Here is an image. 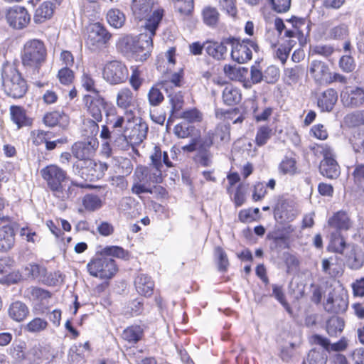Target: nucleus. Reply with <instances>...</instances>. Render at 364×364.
<instances>
[{
  "instance_id": "f257e3e1",
  "label": "nucleus",
  "mask_w": 364,
  "mask_h": 364,
  "mask_svg": "<svg viewBox=\"0 0 364 364\" xmlns=\"http://www.w3.org/2000/svg\"><path fill=\"white\" fill-rule=\"evenodd\" d=\"M131 9L134 17L139 21H144L141 27L144 29L156 31L164 16V9H161L156 0H132Z\"/></svg>"
},
{
  "instance_id": "f03ea898",
  "label": "nucleus",
  "mask_w": 364,
  "mask_h": 364,
  "mask_svg": "<svg viewBox=\"0 0 364 364\" xmlns=\"http://www.w3.org/2000/svg\"><path fill=\"white\" fill-rule=\"evenodd\" d=\"M1 79L3 89L8 96L13 98H21L26 94V82L14 65H4Z\"/></svg>"
},
{
  "instance_id": "7ed1b4c3",
  "label": "nucleus",
  "mask_w": 364,
  "mask_h": 364,
  "mask_svg": "<svg viewBox=\"0 0 364 364\" xmlns=\"http://www.w3.org/2000/svg\"><path fill=\"white\" fill-rule=\"evenodd\" d=\"M47 55L46 48L43 41L32 39L26 42L22 53V63L25 67L33 68L38 73Z\"/></svg>"
},
{
  "instance_id": "20e7f679",
  "label": "nucleus",
  "mask_w": 364,
  "mask_h": 364,
  "mask_svg": "<svg viewBox=\"0 0 364 364\" xmlns=\"http://www.w3.org/2000/svg\"><path fill=\"white\" fill-rule=\"evenodd\" d=\"M83 102L88 114L93 118L89 122L92 127V132H97L99 126L96 122H101L102 119V112L105 111L107 117L114 114L115 112L114 107H110L105 100L100 95H85L83 97Z\"/></svg>"
},
{
  "instance_id": "39448f33",
  "label": "nucleus",
  "mask_w": 364,
  "mask_h": 364,
  "mask_svg": "<svg viewBox=\"0 0 364 364\" xmlns=\"http://www.w3.org/2000/svg\"><path fill=\"white\" fill-rule=\"evenodd\" d=\"M148 125L141 118L136 117L133 111L127 112V124L124 132L131 145L140 144L147 136Z\"/></svg>"
},
{
  "instance_id": "423d86ee",
  "label": "nucleus",
  "mask_w": 364,
  "mask_h": 364,
  "mask_svg": "<svg viewBox=\"0 0 364 364\" xmlns=\"http://www.w3.org/2000/svg\"><path fill=\"white\" fill-rule=\"evenodd\" d=\"M230 44L232 46L231 58L238 63H245L252 59V50H258L257 44L252 40L245 39L240 41L234 37H229Z\"/></svg>"
},
{
  "instance_id": "0eeeda50",
  "label": "nucleus",
  "mask_w": 364,
  "mask_h": 364,
  "mask_svg": "<svg viewBox=\"0 0 364 364\" xmlns=\"http://www.w3.org/2000/svg\"><path fill=\"white\" fill-rule=\"evenodd\" d=\"M87 267L92 276L101 279H110L117 272L115 261L110 257H103L102 255L91 260Z\"/></svg>"
},
{
  "instance_id": "6e6552de",
  "label": "nucleus",
  "mask_w": 364,
  "mask_h": 364,
  "mask_svg": "<svg viewBox=\"0 0 364 364\" xmlns=\"http://www.w3.org/2000/svg\"><path fill=\"white\" fill-rule=\"evenodd\" d=\"M102 76L107 83L116 85L126 82L128 79L129 70L122 62L112 60L104 66Z\"/></svg>"
},
{
  "instance_id": "1a4fd4ad",
  "label": "nucleus",
  "mask_w": 364,
  "mask_h": 364,
  "mask_svg": "<svg viewBox=\"0 0 364 364\" xmlns=\"http://www.w3.org/2000/svg\"><path fill=\"white\" fill-rule=\"evenodd\" d=\"M156 35V31L144 29V31L135 36V43L132 54L136 60H146L150 55L153 48V37Z\"/></svg>"
},
{
  "instance_id": "9d476101",
  "label": "nucleus",
  "mask_w": 364,
  "mask_h": 364,
  "mask_svg": "<svg viewBox=\"0 0 364 364\" xmlns=\"http://www.w3.org/2000/svg\"><path fill=\"white\" fill-rule=\"evenodd\" d=\"M40 173L53 193L68 179L66 171L55 164L46 166Z\"/></svg>"
},
{
  "instance_id": "9b49d317",
  "label": "nucleus",
  "mask_w": 364,
  "mask_h": 364,
  "mask_svg": "<svg viewBox=\"0 0 364 364\" xmlns=\"http://www.w3.org/2000/svg\"><path fill=\"white\" fill-rule=\"evenodd\" d=\"M111 38V34L100 23H92L87 28L86 43L92 50H96L106 44Z\"/></svg>"
},
{
  "instance_id": "f8f14e48",
  "label": "nucleus",
  "mask_w": 364,
  "mask_h": 364,
  "mask_svg": "<svg viewBox=\"0 0 364 364\" xmlns=\"http://www.w3.org/2000/svg\"><path fill=\"white\" fill-rule=\"evenodd\" d=\"M98 146L97 138L87 137L84 141L75 143L72 147V152L75 158L82 162L92 158Z\"/></svg>"
},
{
  "instance_id": "ddd939ff",
  "label": "nucleus",
  "mask_w": 364,
  "mask_h": 364,
  "mask_svg": "<svg viewBox=\"0 0 364 364\" xmlns=\"http://www.w3.org/2000/svg\"><path fill=\"white\" fill-rule=\"evenodd\" d=\"M348 308V296L343 290L333 289L328 294L324 309L326 311L333 314H341L346 311Z\"/></svg>"
},
{
  "instance_id": "4468645a",
  "label": "nucleus",
  "mask_w": 364,
  "mask_h": 364,
  "mask_svg": "<svg viewBox=\"0 0 364 364\" xmlns=\"http://www.w3.org/2000/svg\"><path fill=\"white\" fill-rule=\"evenodd\" d=\"M323 159L321 161L319 171L321 175L328 178H336L340 175V168L334 159L331 149L327 146H321Z\"/></svg>"
},
{
  "instance_id": "2eb2a0df",
  "label": "nucleus",
  "mask_w": 364,
  "mask_h": 364,
  "mask_svg": "<svg viewBox=\"0 0 364 364\" xmlns=\"http://www.w3.org/2000/svg\"><path fill=\"white\" fill-rule=\"evenodd\" d=\"M6 18L12 28L22 29L29 23L31 16L24 7L15 6L7 11Z\"/></svg>"
},
{
  "instance_id": "dca6fc26",
  "label": "nucleus",
  "mask_w": 364,
  "mask_h": 364,
  "mask_svg": "<svg viewBox=\"0 0 364 364\" xmlns=\"http://www.w3.org/2000/svg\"><path fill=\"white\" fill-rule=\"evenodd\" d=\"M134 181L145 185L159 183L162 181V173L151 167L137 166L134 171Z\"/></svg>"
},
{
  "instance_id": "f3484780",
  "label": "nucleus",
  "mask_w": 364,
  "mask_h": 364,
  "mask_svg": "<svg viewBox=\"0 0 364 364\" xmlns=\"http://www.w3.org/2000/svg\"><path fill=\"white\" fill-rule=\"evenodd\" d=\"M328 65L321 60H312L309 66V73L316 83L328 85L331 80Z\"/></svg>"
},
{
  "instance_id": "a211bd4d",
  "label": "nucleus",
  "mask_w": 364,
  "mask_h": 364,
  "mask_svg": "<svg viewBox=\"0 0 364 364\" xmlns=\"http://www.w3.org/2000/svg\"><path fill=\"white\" fill-rule=\"evenodd\" d=\"M77 167L81 168V176L87 181H95L103 176V165L95 162L92 159L80 162Z\"/></svg>"
},
{
  "instance_id": "6ab92c4d",
  "label": "nucleus",
  "mask_w": 364,
  "mask_h": 364,
  "mask_svg": "<svg viewBox=\"0 0 364 364\" xmlns=\"http://www.w3.org/2000/svg\"><path fill=\"white\" fill-rule=\"evenodd\" d=\"M310 342L312 344L321 346L328 352L343 351L348 346V341L346 338H341L336 343H331L330 341L327 338L318 334L311 336L310 338Z\"/></svg>"
},
{
  "instance_id": "aec40b11",
  "label": "nucleus",
  "mask_w": 364,
  "mask_h": 364,
  "mask_svg": "<svg viewBox=\"0 0 364 364\" xmlns=\"http://www.w3.org/2000/svg\"><path fill=\"white\" fill-rule=\"evenodd\" d=\"M230 42L229 38H225L220 42H207L205 50L208 55L217 60H225L228 53L226 46Z\"/></svg>"
},
{
  "instance_id": "412c9836",
  "label": "nucleus",
  "mask_w": 364,
  "mask_h": 364,
  "mask_svg": "<svg viewBox=\"0 0 364 364\" xmlns=\"http://www.w3.org/2000/svg\"><path fill=\"white\" fill-rule=\"evenodd\" d=\"M136 100V94H134L128 87L121 88L116 97L117 107L125 110L126 116L127 112L132 111L131 108L135 106Z\"/></svg>"
},
{
  "instance_id": "4be33fe9",
  "label": "nucleus",
  "mask_w": 364,
  "mask_h": 364,
  "mask_svg": "<svg viewBox=\"0 0 364 364\" xmlns=\"http://www.w3.org/2000/svg\"><path fill=\"white\" fill-rule=\"evenodd\" d=\"M321 270L328 277H341L343 273L342 261H338L336 257L324 258L321 260Z\"/></svg>"
},
{
  "instance_id": "5701e85b",
  "label": "nucleus",
  "mask_w": 364,
  "mask_h": 364,
  "mask_svg": "<svg viewBox=\"0 0 364 364\" xmlns=\"http://www.w3.org/2000/svg\"><path fill=\"white\" fill-rule=\"evenodd\" d=\"M341 101L346 107H358L364 102V90L361 88H347L341 94Z\"/></svg>"
},
{
  "instance_id": "b1692460",
  "label": "nucleus",
  "mask_w": 364,
  "mask_h": 364,
  "mask_svg": "<svg viewBox=\"0 0 364 364\" xmlns=\"http://www.w3.org/2000/svg\"><path fill=\"white\" fill-rule=\"evenodd\" d=\"M43 122L48 127L59 126L65 129L69 123V118L63 112L53 111L48 112L44 115Z\"/></svg>"
},
{
  "instance_id": "393cba45",
  "label": "nucleus",
  "mask_w": 364,
  "mask_h": 364,
  "mask_svg": "<svg viewBox=\"0 0 364 364\" xmlns=\"http://www.w3.org/2000/svg\"><path fill=\"white\" fill-rule=\"evenodd\" d=\"M345 255L346 256L347 266L351 269H359L363 266L364 253L359 247L355 246L350 247Z\"/></svg>"
},
{
  "instance_id": "a878e982",
  "label": "nucleus",
  "mask_w": 364,
  "mask_h": 364,
  "mask_svg": "<svg viewBox=\"0 0 364 364\" xmlns=\"http://www.w3.org/2000/svg\"><path fill=\"white\" fill-rule=\"evenodd\" d=\"M15 243V232L10 224L0 228V251L6 252L11 250Z\"/></svg>"
},
{
  "instance_id": "bb28decb",
  "label": "nucleus",
  "mask_w": 364,
  "mask_h": 364,
  "mask_svg": "<svg viewBox=\"0 0 364 364\" xmlns=\"http://www.w3.org/2000/svg\"><path fill=\"white\" fill-rule=\"evenodd\" d=\"M338 100V95L334 89L329 88L323 92L318 97L317 104L323 112H331Z\"/></svg>"
},
{
  "instance_id": "cd10ccee",
  "label": "nucleus",
  "mask_w": 364,
  "mask_h": 364,
  "mask_svg": "<svg viewBox=\"0 0 364 364\" xmlns=\"http://www.w3.org/2000/svg\"><path fill=\"white\" fill-rule=\"evenodd\" d=\"M330 227L338 230H348L352 225V222L345 211H338L328 220Z\"/></svg>"
},
{
  "instance_id": "c85d7f7f",
  "label": "nucleus",
  "mask_w": 364,
  "mask_h": 364,
  "mask_svg": "<svg viewBox=\"0 0 364 364\" xmlns=\"http://www.w3.org/2000/svg\"><path fill=\"white\" fill-rule=\"evenodd\" d=\"M137 292L144 296H150L153 294L154 284L151 277L144 274H139L134 280Z\"/></svg>"
},
{
  "instance_id": "c756f323",
  "label": "nucleus",
  "mask_w": 364,
  "mask_h": 364,
  "mask_svg": "<svg viewBox=\"0 0 364 364\" xmlns=\"http://www.w3.org/2000/svg\"><path fill=\"white\" fill-rule=\"evenodd\" d=\"M75 187L85 188L86 186L82 183L72 181L68 187L63 183L57 191H54L53 195L62 200L74 198L77 195Z\"/></svg>"
},
{
  "instance_id": "7c9ffc66",
  "label": "nucleus",
  "mask_w": 364,
  "mask_h": 364,
  "mask_svg": "<svg viewBox=\"0 0 364 364\" xmlns=\"http://www.w3.org/2000/svg\"><path fill=\"white\" fill-rule=\"evenodd\" d=\"M10 114L11 120L16 124L18 129L30 126L32 124L31 119L26 115L25 109L21 107L11 106Z\"/></svg>"
},
{
  "instance_id": "2f4dec72",
  "label": "nucleus",
  "mask_w": 364,
  "mask_h": 364,
  "mask_svg": "<svg viewBox=\"0 0 364 364\" xmlns=\"http://www.w3.org/2000/svg\"><path fill=\"white\" fill-rule=\"evenodd\" d=\"M167 93L168 102L171 106L170 118L179 117V113L184 105L183 95L181 91H171Z\"/></svg>"
},
{
  "instance_id": "473e14b6",
  "label": "nucleus",
  "mask_w": 364,
  "mask_h": 364,
  "mask_svg": "<svg viewBox=\"0 0 364 364\" xmlns=\"http://www.w3.org/2000/svg\"><path fill=\"white\" fill-rule=\"evenodd\" d=\"M222 97L225 105L232 106L240 102L242 95L237 87L231 84H228L223 91Z\"/></svg>"
},
{
  "instance_id": "72a5a7b5",
  "label": "nucleus",
  "mask_w": 364,
  "mask_h": 364,
  "mask_svg": "<svg viewBox=\"0 0 364 364\" xmlns=\"http://www.w3.org/2000/svg\"><path fill=\"white\" fill-rule=\"evenodd\" d=\"M28 309L26 305L21 301H15L12 303L9 308V315L14 321L20 322L28 314Z\"/></svg>"
},
{
  "instance_id": "f704fd0d",
  "label": "nucleus",
  "mask_w": 364,
  "mask_h": 364,
  "mask_svg": "<svg viewBox=\"0 0 364 364\" xmlns=\"http://www.w3.org/2000/svg\"><path fill=\"white\" fill-rule=\"evenodd\" d=\"M9 353L16 364H32L28 360L27 350L23 345H13L9 350Z\"/></svg>"
},
{
  "instance_id": "c9c22d12",
  "label": "nucleus",
  "mask_w": 364,
  "mask_h": 364,
  "mask_svg": "<svg viewBox=\"0 0 364 364\" xmlns=\"http://www.w3.org/2000/svg\"><path fill=\"white\" fill-rule=\"evenodd\" d=\"M304 73L301 65L287 68L284 70V80L287 85H295L299 82Z\"/></svg>"
},
{
  "instance_id": "e433bc0d",
  "label": "nucleus",
  "mask_w": 364,
  "mask_h": 364,
  "mask_svg": "<svg viewBox=\"0 0 364 364\" xmlns=\"http://www.w3.org/2000/svg\"><path fill=\"white\" fill-rule=\"evenodd\" d=\"M53 14V4L50 1L41 4L36 10L33 21L36 23H41L50 18Z\"/></svg>"
},
{
  "instance_id": "4c0bfd02",
  "label": "nucleus",
  "mask_w": 364,
  "mask_h": 364,
  "mask_svg": "<svg viewBox=\"0 0 364 364\" xmlns=\"http://www.w3.org/2000/svg\"><path fill=\"white\" fill-rule=\"evenodd\" d=\"M203 23L210 27H215L218 25L220 19V14L215 7L208 6L202 11Z\"/></svg>"
},
{
  "instance_id": "58836bf2",
  "label": "nucleus",
  "mask_w": 364,
  "mask_h": 364,
  "mask_svg": "<svg viewBox=\"0 0 364 364\" xmlns=\"http://www.w3.org/2000/svg\"><path fill=\"white\" fill-rule=\"evenodd\" d=\"M212 134L214 136L217 146L223 143L228 142L230 139L229 124L223 123L219 124L215 127L214 132H212Z\"/></svg>"
},
{
  "instance_id": "ea45409f",
  "label": "nucleus",
  "mask_w": 364,
  "mask_h": 364,
  "mask_svg": "<svg viewBox=\"0 0 364 364\" xmlns=\"http://www.w3.org/2000/svg\"><path fill=\"white\" fill-rule=\"evenodd\" d=\"M181 80L182 76L178 73H174L168 79L161 80L158 85L166 92H169L174 91V88L181 86Z\"/></svg>"
},
{
  "instance_id": "a19ab883",
  "label": "nucleus",
  "mask_w": 364,
  "mask_h": 364,
  "mask_svg": "<svg viewBox=\"0 0 364 364\" xmlns=\"http://www.w3.org/2000/svg\"><path fill=\"white\" fill-rule=\"evenodd\" d=\"M107 20L111 26L119 28L124 24L126 18L120 10L112 9L107 14Z\"/></svg>"
},
{
  "instance_id": "79ce46f5",
  "label": "nucleus",
  "mask_w": 364,
  "mask_h": 364,
  "mask_svg": "<svg viewBox=\"0 0 364 364\" xmlns=\"http://www.w3.org/2000/svg\"><path fill=\"white\" fill-rule=\"evenodd\" d=\"M143 330L139 326H132L124 330L122 338L130 343H137L142 336Z\"/></svg>"
},
{
  "instance_id": "37998d69",
  "label": "nucleus",
  "mask_w": 364,
  "mask_h": 364,
  "mask_svg": "<svg viewBox=\"0 0 364 364\" xmlns=\"http://www.w3.org/2000/svg\"><path fill=\"white\" fill-rule=\"evenodd\" d=\"M23 274L27 277L38 279L43 282L44 277L46 275V269L38 264H28L24 268Z\"/></svg>"
},
{
  "instance_id": "c03bdc74",
  "label": "nucleus",
  "mask_w": 364,
  "mask_h": 364,
  "mask_svg": "<svg viewBox=\"0 0 364 364\" xmlns=\"http://www.w3.org/2000/svg\"><path fill=\"white\" fill-rule=\"evenodd\" d=\"M344 328V321L342 318L333 316L328 319L326 323V331L330 336H337Z\"/></svg>"
},
{
  "instance_id": "a18cd8bd",
  "label": "nucleus",
  "mask_w": 364,
  "mask_h": 364,
  "mask_svg": "<svg viewBox=\"0 0 364 364\" xmlns=\"http://www.w3.org/2000/svg\"><path fill=\"white\" fill-rule=\"evenodd\" d=\"M25 295L31 300L38 301H43L51 296V294L48 291L36 287H31L28 288L25 291Z\"/></svg>"
},
{
  "instance_id": "49530a36",
  "label": "nucleus",
  "mask_w": 364,
  "mask_h": 364,
  "mask_svg": "<svg viewBox=\"0 0 364 364\" xmlns=\"http://www.w3.org/2000/svg\"><path fill=\"white\" fill-rule=\"evenodd\" d=\"M348 35V26L345 23H340L329 28L326 34V38L333 40H341L345 38Z\"/></svg>"
},
{
  "instance_id": "de8ad7c7",
  "label": "nucleus",
  "mask_w": 364,
  "mask_h": 364,
  "mask_svg": "<svg viewBox=\"0 0 364 364\" xmlns=\"http://www.w3.org/2000/svg\"><path fill=\"white\" fill-rule=\"evenodd\" d=\"M82 205L87 210L95 211L102 206V200L96 195L87 194L82 199Z\"/></svg>"
},
{
  "instance_id": "09e8293b",
  "label": "nucleus",
  "mask_w": 364,
  "mask_h": 364,
  "mask_svg": "<svg viewBox=\"0 0 364 364\" xmlns=\"http://www.w3.org/2000/svg\"><path fill=\"white\" fill-rule=\"evenodd\" d=\"M272 136V129L268 126H260L257 131L255 143L258 146L265 145Z\"/></svg>"
},
{
  "instance_id": "8fccbe9b",
  "label": "nucleus",
  "mask_w": 364,
  "mask_h": 364,
  "mask_svg": "<svg viewBox=\"0 0 364 364\" xmlns=\"http://www.w3.org/2000/svg\"><path fill=\"white\" fill-rule=\"evenodd\" d=\"M135 43V36H125L120 38L117 43L118 49L126 54L132 53Z\"/></svg>"
},
{
  "instance_id": "3c124183",
  "label": "nucleus",
  "mask_w": 364,
  "mask_h": 364,
  "mask_svg": "<svg viewBox=\"0 0 364 364\" xmlns=\"http://www.w3.org/2000/svg\"><path fill=\"white\" fill-rule=\"evenodd\" d=\"M158 86H159L158 84L156 86H153L147 94L149 103L152 107L160 105L164 100V95Z\"/></svg>"
},
{
  "instance_id": "603ef678",
  "label": "nucleus",
  "mask_w": 364,
  "mask_h": 364,
  "mask_svg": "<svg viewBox=\"0 0 364 364\" xmlns=\"http://www.w3.org/2000/svg\"><path fill=\"white\" fill-rule=\"evenodd\" d=\"M176 10L183 16L191 14L193 9V0H173Z\"/></svg>"
},
{
  "instance_id": "864d4df0",
  "label": "nucleus",
  "mask_w": 364,
  "mask_h": 364,
  "mask_svg": "<svg viewBox=\"0 0 364 364\" xmlns=\"http://www.w3.org/2000/svg\"><path fill=\"white\" fill-rule=\"evenodd\" d=\"M345 123L351 127L364 124V110L355 111L344 117Z\"/></svg>"
},
{
  "instance_id": "5fc2aeb1",
  "label": "nucleus",
  "mask_w": 364,
  "mask_h": 364,
  "mask_svg": "<svg viewBox=\"0 0 364 364\" xmlns=\"http://www.w3.org/2000/svg\"><path fill=\"white\" fill-rule=\"evenodd\" d=\"M307 361L309 364H326L327 355L323 350L312 349L308 354Z\"/></svg>"
},
{
  "instance_id": "6e6d98bb",
  "label": "nucleus",
  "mask_w": 364,
  "mask_h": 364,
  "mask_svg": "<svg viewBox=\"0 0 364 364\" xmlns=\"http://www.w3.org/2000/svg\"><path fill=\"white\" fill-rule=\"evenodd\" d=\"M26 350L32 364H38L44 357L43 348L40 344H35Z\"/></svg>"
},
{
  "instance_id": "4d7b16f0",
  "label": "nucleus",
  "mask_w": 364,
  "mask_h": 364,
  "mask_svg": "<svg viewBox=\"0 0 364 364\" xmlns=\"http://www.w3.org/2000/svg\"><path fill=\"white\" fill-rule=\"evenodd\" d=\"M189 123L200 122L203 119L202 113L196 108L190 109L179 113V117Z\"/></svg>"
},
{
  "instance_id": "13d9d810",
  "label": "nucleus",
  "mask_w": 364,
  "mask_h": 364,
  "mask_svg": "<svg viewBox=\"0 0 364 364\" xmlns=\"http://www.w3.org/2000/svg\"><path fill=\"white\" fill-rule=\"evenodd\" d=\"M196 128L194 126L182 122L175 126L174 134L181 139L189 137L192 135Z\"/></svg>"
},
{
  "instance_id": "bf43d9fd",
  "label": "nucleus",
  "mask_w": 364,
  "mask_h": 364,
  "mask_svg": "<svg viewBox=\"0 0 364 364\" xmlns=\"http://www.w3.org/2000/svg\"><path fill=\"white\" fill-rule=\"evenodd\" d=\"M48 323L41 318H35L31 320L26 326V330L31 333H38L45 330Z\"/></svg>"
},
{
  "instance_id": "052dcab7",
  "label": "nucleus",
  "mask_w": 364,
  "mask_h": 364,
  "mask_svg": "<svg viewBox=\"0 0 364 364\" xmlns=\"http://www.w3.org/2000/svg\"><path fill=\"white\" fill-rule=\"evenodd\" d=\"M215 256L218 260L219 270L226 271L229 266V261L225 252L220 247H217L215 249Z\"/></svg>"
},
{
  "instance_id": "680f3d73",
  "label": "nucleus",
  "mask_w": 364,
  "mask_h": 364,
  "mask_svg": "<svg viewBox=\"0 0 364 364\" xmlns=\"http://www.w3.org/2000/svg\"><path fill=\"white\" fill-rule=\"evenodd\" d=\"M331 247L333 251L345 255V251L348 250L350 246H347L344 238L340 235L334 236L331 241Z\"/></svg>"
},
{
  "instance_id": "e2e57ef3",
  "label": "nucleus",
  "mask_w": 364,
  "mask_h": 364,
  "mask_svg": "<svg viewBox=\"0 0 364 364\" xmlns=\"http://www.w3.org/2000/svg\"><path fill=\"white\" fill-rule=\"evenodd\" d=\"M101 255L103 257L113 256L117 258H125L127 253L124 250L118 246H108L103 248L101 251Z\"/></svg>"
},
{
  "instance_id": "0e129e2a",
  "label": "nucleus",
  "mask_w": 364,
  "mask_h": 364,
  "mask_svg": "<svg viewBox=\"0 0 364 364\" xmlns=\"http://www.w3.org/2000/svg\"><path fill=\"white\" fill-rule=\"evenodd\" d=\"M213 154L210 150L198 149L196 161L202 166H210L212 164Z\"/></svg>"
},
{
  "instance_id": "69168bd1",
  "label": "nucleus",
  "mask_w": 364,
  "mask_h": 364,
  "mask_svg": "<svg viewBox=\"0 0 364 364\" xmlns=\"http://www.w3.org/2000/svg\"><path fill=\"white\" fill-rule=\"evenodd\" d=\"M279 70L274 65H270L264 71V81L269 84L275 83L279 78Z\"/></svg>"
},
{
  "instance_id": "338daca9",
  "label": "nucleus",
  "mask_w": 364,
  "mask_h": 364,
  "mask_svg": "<svg viewBox=\"0 0 364 364\" xmlns=\"http://www.w3.org/2000/svg\"><path fill=\"white\" fill-rule=\"evenodd\" d=\"M334 51V47L330 44L316 45L311 48L312 54L321 55L324 58H328Z\"/></svg>"
},
{
  "instance_id": "774afa93",
  "label": "nucleus",
  "mask_w": 364,
  "mask_h": 364,
  "mask_svg": "<svg viewBox=\"0 0 364 364\" xmlns=\"http://www.w3.org/2000/svg\"><path fill=\"white\" fill-rule=\"evenodd\" d=\"M279 169L283 174H294L296 172V161L292 158H285L279 164Z\"/></svg>"
}]
</instances>
